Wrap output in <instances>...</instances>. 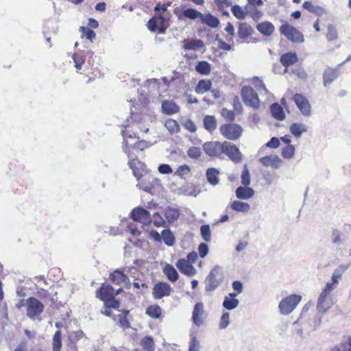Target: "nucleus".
<instances>
[{"mask_svg": "<svg viewBox=\"0 0 351 351\" xmlns=\"http://www.w3.org/2000/svg\"><path fill=\"white\" fill-rule=\"evenodd\" d=\"M96 297L104 302L106 308L118 309L120 306L119 300L114 298V288L109 284H101L96 291Z\"/></svg>", "mask_w": 351, "mask_h": 351, "instance_id": "nucleus-1", "label": "nucleus"}, {"mask_svg": "<svg viewBox=\"0 0 351 351\" xmlns=\"http://www.w3.org/2000/svg\"><path fill=\"white\" fill-rule=\"evenodd\" d=\"M26 313L32 320H41V315L44 311V304L36 298L29 297L25 300Z\"/></svg>", "mask_w": 351, "mask_h": 351, "instance_id": "nucleus-2", "label": "nucleus"}, {"mask_svg": "<svg viewBox=\"0 0 351 351\" xmlns=\"http://www.w3.org/2000/svg\"><path fill=\"white\" fill-rule=\"evenodd\" d=\"M219 132L223 138L230 141H237L242 136L243 129L239 124L227 123L220 125Z\"/></svg>", "mask_w": 351, "mask_h": 351, "instance_id": "nucleus-3", "label": "nucleus"}, {"mask_svg": "<svg viewBox=\"0 0 351 351\" xmlns=\"http://www.w3.org/2000/svg\"><path fill=\"white\" fill-rule=\"evenodd\" d=\"M279 32L281 35H283L287 40L292 43H301L304 40L303 34L297 28L287 23L282 24L280 27Z\"/></svg>", "mask_w": 351, "mask_h": 351, "instance_id": "nucleus-4", "label": "nucleus"}, {"mask_svg": "<svg viewBox=\"0 0 351 351\" xmlns=\"http://www.w3.org/2000/svg\"><path fill=\"white\" fill-rule=\"evenodd\" d=\"M301 300V295L298 294H291L283 298L278 304L280 313L285 315L290 314L293 311Z\"/></svg>", "mask_w": 351, "mask_h": 351, "instance_id": "nucleus-5", "label": "nucleus"}, {"mask_svg": "<svg viewBox=\"0 0 351 351\" xmlns=\"http://www.w3.org/2000/svg\"><path fill=\"white\" fill-rule=\"evenodd\" d=\"M241 95L244 104L254 109H257L260 105V100L256 91L250 86H245L241 88Z\"/></svg>", "mask_w": 351, "mask_h": 351, "instance_id": "nucleus-6", "label": "nucleus"}, {"mask_svg": "<svg viewBox=\"0 0 351 351\" xmlns=\"http://www.w3.org/2000/svg\"><path fill=\"white\" fill-rule=\"evenodd\" d=\"M223 279V273L219 266L214 267L210 271L206 278V290L212 291L215 290L220 284Z\"/></svg>", "mask_w": 351, "mask_h": 351, "instance_id": "nucleus-7", "label": "nucleus"}, {"mask_svg": "<svg viewBox=\"0 0 351 351\" xmlns=\"http://www.w3.org/2000/svg\"><path fill=\"white\" fill-rule=\"evenodd\" d=\"M173 289L171 285L164 281L156 282L152 288V297L154 300H158L164 297L171 295Z\"/></svg>", "mask_w": 351, "mask_h": 351, "instance_id": "nucleus-8", "label": "nucleus"}, {"mask_svg": "<svg viewBox=\"0 0 351 351\" xmlns=\"http://www.w3.org/2000/svg\"><path fill=\"white\" fill-rule=\"evenodd\" d=\"M223 154H225L234 163H239L242 160V154L239 148L230 142L223 141Z\"/></svg>", "mask_w": 351, "mask_h": 351, "instance_id": "nucleus-9", "label": "nucleus"}, {"mask_svg": "<svg viewBox=\"0 0 351 351\" xmlns=\"http://www.w3.org/2000/svg\"><path fill=\"white\" fill-rule=\"evenodd\" d=\"M149 147V143L144 140L138 141L134 144L126 142L125 145H123V150L128 158L136 156L134 153V150L143 151Z\"/></svg>", "mask_w": 351, "mask_h": 351, "instance_id": "nucleus-10", "label": "nucleus"}, {"mask_svg": "<svg viewBox=\"0 0 351 351\" xmlns=\"http://www.w3.org/2000/svg\"><path fill=\"white\" fill-rule=\"evenodd\" d=\"M204 152L210 157H219L223 151V142L210 141L203 145Z\"/></svg>", "mask_w": 351, "mask_h": 351, "instance_id": "nucleus-11", "label": "nucleus"}, {"mask_svg": "<svg viewBox=\"0 0 351 351\" xmlns=\"http://www.w3.org/2000/svg\"><path fill=\"white\" fill-rule=\"evenodd\" d=\"M174 14L179 20L190 19L192 21L199 19L202 16V12L192 8H187L186 9L176 8Z\"/></svg>", "mask_w": 351, "mask_h": 351, "instance_id": "nucleus-12", "label": "nucleus"}, {"mask_svg": "<svg viewBox=\"0 0 351 351\" xmlns=\"http://www.w3.org/2000/svg\"><path fill=\"white\" fill-rule=\"evenodd\" d=\"M293 100L303 115L309 116L311 114V106L304 95L296 93L293 95Z\"/></svg>", "mask_w": 351, "mask_h": 351, "instance_id": "nucleus-13", "label": "nucleus"}, {"mask_svg": "<svg viewBox=\"0 0 351 351\" xmlns=\"http://www.w3.org/2000/svg\"><path fill=\"white\" fill-rule=\"evenodd\" d=\"M147 27L151 32H158L165 33L167 26L165 19L162 15H155L147 22Z\"/></svg>", "mask_w": 351, "mask_h": 351, "instance_id": "nucleus-14", "label": "nucleus"}, {"mask_svg": "<svg viewBox=\"0 0 351 351\" xmlns=\"http://www.w3.org/2000/svg\"><path fill=\"white\" fill-rule=\"evenodd\" d=\"M206 317L204 306L202 302H197L195 304L192 313V320L195 325L200 326L204 323V319Z\"/></svg>", "mask_w": 351, "mask_h": 351, "instance_id": "nucleus-15", "label": "nucleus"}, {"mask_svg": "<svg viewBox=\"0 0 351 351\" xmlns=\"http://www.w3.org/2000/svg\"><path fill=\"white\" fill-rule=\"evenodd\" d=\"M131 218L137 222L147 223L151 221L149 213L143 208H135L130 213Z\"/></svg>", "mask_w": 351, "mask_h": 351, "instance_id": "nucleus-16", "label": "nucleus"}, {"mask_svg": "<svg viewBox=\"0 0 351 351\" xmlns=\"http://www.w3.org/2000/svg\"><path fill=\"white\" fill-rule=\"evenodd\" d=\"M129 158L128 165L130 168L132 170L133 174L136 179L140 180L145 171V164L138 160L136 156Z\"/></svg>", "mask_w": 351, "mask_h": 351, "instance_id": "nucleus-17", "label": "nucleus"}, {"mask_svg": "<svg viewBox=\"0 0 351 351\" xmlns=\"http://www.w3.org/2000/svg\"><path fill=\"white\" fill-rule=\"evenodd\" d=\"M176 265L178 270L186 276H193L196 274L195 268L184 258L178 259Z\"/></svg>", "mask_w": 351, "mask_h": 351, "instance_id": "nucleus-18", "label": "nucleus"}, {"mask_svg": "<svg viewBox=\"0 0 351 351\" xmlns=\"http://www.w3.org/2000/svg\"><path fill=\"white\" fill-rule=\"evenodd\" d=\"M332 285L333 284L332 283L328 282L324 289L320 293L317 305V307L319 309V311H322L325 312L328 308V306L326 305V300L328 297L331 291L333 289Z\"/></svg>", "mask_w": 351, "mask_h": 351, "instance_id": "nucleus-19", "label": "nucleus"}, {"mask_svg": "<svg viewBox=\"0 0 351 351\" xmlns=\"http://www.w3.org/2000/svg\"><path fill=\"white\" fill-rule=\"evenodd\" d=\"M109 278L113 284L117 285L127 284L130 281L128 276L120 269H116L110 273Z\"/></svg>", "mask_w": 351, "mask_h": 351, "instance_id": "nucleus-20", "label": "nucleus"}, {"mask_svg": "<svg viewBox=\"0 0 351 351\" xmlns=\"http://www.w3.org/2000/svg\"><path fill=\"white\" fill-rule=\"evenodd\" d=\"M302 7L304 9L306 10L309 12L314 14L318 16L327 14V11L326 8L319 5H317L310 1H304L302 5Z\"/></svg>", "mask_w": 351, "mask_h": 351, "instance_id": "nucleus-21", "label": "nucleus"}, {"mask_svg": "<svg viewBox=\"0 0 351 351\" xmlns=\"http://www.w3.org/2000/svg\"><path fill=\"white\" fill-rule=\"evenodd\" d=\"M153 180L154 178L149 176L142 175L140 180H138L137 186L145 192L152 193L154 189Z\"/></svg>", "mask_w": 351, "mask_h": 351, "instance_id": "nucleus-22", "label": "nucleus"}, {"mask_svg": "<svg viewBox=\"0 0 351 351\" xmlns=\"http://www.w3.org/2000/svg\"><path fill=\"white\" fill-rule=\"evenodd\" d=\"M339 75L338 69L328 67L323 73L324 86L326 87L335 80Z\"/></svg>", "mask_w": 351, "mask_h": 351, "instance_id": "nucleus-23", "label": "nucleus"}, {"mask_svg": "<svg viewBox=\"0 0 351 351\" xmlns=\"http://www.w3.org/2000/svg\"><path fill=\"white\" fill-rule=\"evenodd\" d=\"M199 20L202 24L206 25L211 28H216L219 25V19L210 13H202V16H200Z\"/></svg>", "mask_w": 351, "mask_h": 351, "instance_id": "nucleus-24", "label": "nucleus"}, {"mask_svg": "<svg viewBox=\"0 0 351 351\" xmlns=\"http://www.w3.org/2000/svg\"><path fill=\"white\" fill-rule=\"evenodd\" d=\"M298 58L295 52H287L283 53L280 58V63L285 67H288L296 63Z\"/></svg>", "mask_w": 351, "mask_h": 351, "instance_id": "nucleus-25", "label": "nucleus"}, {"mask_svg": "<svg viewBox=\"0 0 351 351\" xmlns=\"http://www.w3.org/2000/svg\"><path fill=\"white\" fill-rule=\"evenodd\" d=\"M236 197L239 199H249L254 195L253 189L247 186H239L235 191Z\"/></svg>", "mask_w": 351, "mask_h": 351, "instance_id": "nucleus-26", "label": "nucleus"}, {"mask_svg": "<svg viewBox=\"0 0 351 351\" xmlns=\"http://www.w3.org/2000/svg\"><path fill=\"white\" fill-rule=\"evenodd\" d=\"M162 271L167 278L172 283L176 282L179 278V274L176 269L170 264H166L162 268Z\"/></svg>", "mask_w": 351, "mask_h": 351, "instance_id": "nucleus-27", "label": "nucleus"}, {"mask_svg": "<svg viewBox=\"0 0 351 351\" xmlns=\"http://www.w3.org/2000/svg\"><path fill=\"white\" fill-rule=\"evenodd\" d=\"M204 127L206 130L212 134L217 127V121L215 116L206 115L203 119Z\"/></svg>", "mask_w": 351, "mask_h": 351, "instance_id": "nucleus-28", "label": "nucleus"}, {"mask_svg": "<svg viewBox=\"0 0 351 351\" xmlns=\"http://www.w3.org/2000/svg\"><path fill=\"white\" fill-rule=\"evenodd\" d=\"M161 307L158 304H151L146 308L145 313L152 319H160L162 317Z\"/></svg>", "mask_w": 351, "mask_h": 351, "instance_id": "nucleus-29", "label": "nucleus"}, {"mask_svg": "<svg viewBox=\"0 0 351 351\" xmlns=\"http://www.w3.org/2000/svg\"><path fill=\"white\" fill-rule=\"evenodd\" d=\"M162 109L167 114H173L179 111L180 108L174 101L165 100L162 101Z\"/></svg>", "mask_w": 351, "mask_h": 351, "instance_id": "nucleus-30", "label": "nucleus"}, {"mask_svg": "<svg viewBox=\"0 0 351 351\" xmlns=\"http://www.w3.org/2000/svg\"><path fill=\"white\" fill-rule=\"evenodd\" d=\"M256 28L260 33L267 36H271L275 29L274 25L268 21L258 23Z\"/></svg>", "mask_w": 351, "mask_h": 351, "instance_id": "nucleus-31", "label": "nucleus"}, {"mask_svg": "<svg viewBox=\"0 0 351 351\" xmlns=\"http://www.w3.org/2000/svg\"><path fill=\"white\" fill-rule=\"evenodd\" d=\"M254 32L252 26L247 23H241L238 27V35L241 38H247Z\"/></svg>", "mask_w": 351, "mask_h": 351, "instance_id": "nucleus-32", "label": "nucleus"}, {"mask_svg": "<svg viewBox=\"0 0 351 351\" xmlns=\"http://www.w3.org/2000/svg\"><path fill=\"white\" fill-rule=\"evenodd\" d=\"M164 216L169 223H173L178 219L180 216V212L176 208L167 206L164 210Z\"/></svg>", "mask_w": 351, "mask_h": 351, "instance_id": "nucleus-33", "label": "nucleus"}, {"mask_svg": "<svg viewBox=\"0 0 351 351\" xmlns=\"http://www.w3.org/2000/svg\"><path fill=\"white\" fill-rule=\"evenodd\" d=\"M273 117L278 121H282L285 118V114L282 107L278 103H274L270 108Z\"/></svg>", "mask_w": 351, "mask_h": 351, "instance_id": "nucleus-34", "label": "nucleus"}, {"mask_svg": "<svg viewBox=\"0 0 351 351\" xmlns=\"http://www.w3.org/2000/svg\"><path fill=\"white\" fill-rule=\"evenodd\" d=\"M219 174V171L217 169L208 168L206 170V178L208 182L213 186L218 184L219 182V179L218 178Z\"/></svg>", "mask_w": 351, "mask_h": 351, "instance_id": "nucleus-35", "label": "nucleus"}, {"mask_svg": "<svg viewBox=\"0 0 351 351\" xmlns=\"http://www.w3.org/2000/svg\"><path fill=\"white\" fill-rule=\"evenodd\" d=\"M230 207L233 210L242 213H247L250 209L249 204L238 200L232 202Z\"/></svg>", "mask_w": 351, "mask_h": 351, "instance_id": "nucleus-36", "label": "nucleus"}, {"mask_svg": "<svg viewBox=\"0 0 351 351\" xmlns=\"http://www.w3.org/2000/svg\"><path fill=\"white\" fill-rule=\"evenodd\" d=\"M195 70L201 75H207L210 74L211 71L210 64L207 61H199L195 66Z\"/></svg>", "mask_w": 351, "mask_h": 351, "instance_id": "nucleus-37", "label": "nucleus"}, {"mask_svg": "<svg viewBox=\"0 0 351 351\" xmlns=\"http://www.w3.org/2000/svg\"><path fill=\"white\" fill-rule=\"evenodd\" d=\"M211 86H212V84L210 80H201L198 82V83L195 87V92L199 94L204 93L210 89Z\"/></svg>", "mask_w": 351, "mask_h": 351, "instance_id": "nucleus-38", "label": "nucleus"}, {"mask_svg": "<svg viewBox=\"0 0 351 351\" xmlns=\"http://www.w3.org/2000/svg\"><path fill=\"white\" fill-rule=\"evenodd\" d=\"M290 132L294 136L299 138L302 133L306 132V127L304 124L294 123L290 126Z\"/></svg>", "mask_w": 351, "mask_h": 351, "instance_id": "nucleus-39", "label": "nucleus"}, {"mask_svg": "<svg viewBox=\"0 0 351 351\" xmlns=\"http://www.w3.org/2000/svg\"><path fill=\"white\" fill-rule=\"evenodd\" d=\"M62 346V332L60 330H58L53 336L52 350L53 351H61Z\"/></svg>", "mask_w": 351, "mask_h": 351, "instance_id": "nucleus-40", "label": "nucleus"}, {"mask_svg": "<svg viewBox=\"0 0 351 351\" xmlns=\"http://www.w3.org/2000/svg\"><path fill=\"white\" fill-rule=\"evenodd\" d=\"M203 45V42L201 40L186 39L184 40V48L186 50L199 49Z\"/></svg>", "mask_w": 351, "mask_h": 351, "instance_id": "nucleus-41", "label": "nucleus"}, {"mask_svg": "<svg viewBox=\"0 0 351 351\" xmlns=\"http://www.w3.org/2000/svg\"><path fill=\"white\" fill-rule=\"evenodd\" d=\"M162 239L166 245L171 246L175 243V237L169 229H165L161 232Z\"/></svg>", "mask_w": 351, "mask_h": 351, "instance_id": "nucleus-42", "label": "nucleus"}, {"mask_svg": "<svg viewBox=\"0 0 351 351\" xmlns=\"http://www.w3.org/2000/svg\"><path fill=\"white\" fill-rule=\"evenodd\" d=\"M326 39L329 42L337 40L339 38L336 27L332 24H328L327 26Z\"/></svg>", "mask_w": 351, "mask_h": 351, "instance_id": "nucleus-43", "label": "nucleus"}, {"mask_svg": "<svg viewBox=\"0 0 351 351\" xmlns=\"http://www.w3.org/2000/svg\"><path fill=\"white\" fill-rule=\"evenodd\" d=\"M143 350L146 351H154V342L153 338L151 337H145L141 341L140 343Z\"/></svg>", "mask_w": 351, "mask_h": 351, "instance_id": "nucleus-44", "label": "nucleus"}, {"mask_svg": "<svg viewBox=\"0 0 351 351\" xmlns=\"http://www.w3.org/2000/svg\"><path fill=\"white\" fill-rule=\"evenodd\" d=\"M348 269V266L346 265H340L337 269H336L332 276V284H337L338 282L339 279L341 278L343 273L346 271Z\"/></svg>", "mask_w": 351, "mask_h": 351, "instance_id": "nucleus-45", "label": "nucleus"}, {"mask_svg": "<svg viewBox=\"0 0 351 351\" xmlns=\"http://www.w3.org/2000/svg\"><path fill=\"white\" fill-rule=\"evenodd\" d=\"M241 184L247 186L250 184V174L247 165L243 166V169L241 175Z\"/></svg>", "mask_w": 351, "mask_h": 351, "instance_id": "nucleus-46", "label": "nucleus"}, {"mask_svg": "<svg viewBox=\"0 0 351 351\" xmlns=\"http://www.w3.org/2000/svg\"><path fill=\"white\" fill-rule=\"evenodd\" d=\"M80 32L82 33V37H85L90 41H92L96 36L95 32L88 27H80Z\"/></svg>", "mask_w": 351, "mask_h": 351, "instance_id": "nucleus-47", "label": "nucleus"}, {"mask_svg": "<svg viewBox=\"0 0 351 351\" xmlns=\"http://www.w3.org/2000/svg\"><path fill=\"white\" fill-rule=\"evenodd\" d=\"M232 12L233 15L237 19H243L246 16V13L243 10V9L239 5H234L231 8Z\"/></svg>", "mask_w": 351, "mask_h": 351, "instance_id": "nucleus-48", "label": "nucleus"}, {"mask_svg": "<svg viewBox=\"0 0 351 351\" xmlns=\"http://www.w3.org/2000/svg\"><path fill=\"white\" fill-rule=\"evenodd\" d=\"M165 127L170 131L171 133H176L180 130V125L178 123L173 119H168L165 122Z\"/></svg>", "mask_w": 351, "mask_h": 351, "instance_id": "nucleus-49", "label": "nucleus"}, {"mask_svg": "<svg viewBox=\"0 0 351 351\" xmlns=\"http://www.w3.org/2000/svg\"><path fill=\"white\" fill-rule=\"evenodd\" d=\"M238 304L239 300L237 299H230L228 298H226L223 303V306H224V308L228 310H232L238 306Z\"/></svg>", "mask_w": 351, "mask_h": 351, "instance_id": "nucleus-50", "label": "nucleus"}, {"mask_svg": "<svg viewBox=\"0 0 351 351\" xmlns=\"http://www.w3.org/2000/svg\"><path fill=\"white\" fill-rule=\"evenodd\" d=\"M221 116L227 121L232 123L235 119V113L234 110H228L226 108L221 109Z\"/></svg>", "mask_w": 351, "mask_h": 351, "instance_id": "nucleus-51", "label": "nucleus"}, {"mask_svg": "<svg viewBox=\"0 0 351 351\" xmlns=\"http://www.w3.org/2000/svg\"><path fill=\"white\" fill-rule=\"evenodd\" d=\"M73 59L75 62V67L80 70L85 62V57L80 53H75L73 55Z\"/></svg>", "mask_w": 351, "mask_h": 351, "instance_id": "nucleus-52", "label": "nucleus"}, {"mask_svg": "<svg viewBox=\"0 0 351 351\" xmlns=\"http://www.w3.org/2000/svg\"><path fill=\"white\" fill-rule=\"evenodd\" d=\"M201 235L203 239L208 242L211 239V232L209 225H203L200 228Z\"/></svg>", "mask_w": 351, "mask_h": 351, "instance_id": "nucleus-53", "label": "nucleus"}, {"mask_svg": "<svg viewBox=\"0 0 351 351\" xmlns=\"http://www.w3.org/2000/svg\"><path fill=\"white\" fill-rule=\"evenodd\" d=\"M295 154V147L292 145H287L282 149V156L285 158H291Z\"/></svg>", "mask_w": 351, "mask_h": 351, "instance_id": "nucleus-54", "label": "nucleus"}, {"mask_svg": "<svg viewBox=\"0 0 351 351\" xmlns=\"http://www.w3.org/2000/svg\"><path fill=\"white\" fill-rule=\"evenodd\" d=\"M202 150L201 148L197 147H191L187 151V155L191 158L197 159L201 156Z\"/></svg>", "mask_w": 351, "mask_h": 351, "instance_id": "nucleus-55", "label": "nucleus"}, {"mask_svg": "<svg viewBox=\"0 0 351 351\" xmlns=\"http://www.w3.org/2000/svg\"><path fill=\"white\" fill-rule=\"evenodd\" d=\"M191 171L190 167L186 165L180 166L175 172V174L184 178V176L189 174Z\"/></svg>", "mask_w": 351, "mask_h": 351, "instance_id": "nucleus-56", "label": "nucleus"}, {"mask_svg": "<svg viewBox=\"0 0 351 351\" xmlns=\"http://www.w3.org/2000/svg\"><path fill=\"white\" fill-rule=\"evenodd\" d=\"M153 223L156 227H162L165 226V221L162 216L158 213H156L153 215Z\"/></svg>", "mask_w": 351, "mask_h": 351, "instance_id": "nucleus-57", "label": "nucleus"}, {"mask_svg": "<svg viewBox=\"0 0 351 351\" xmlns=\"http://www.w3.org/2000/svg\"><path fill=\"white\" fill-rule=\"evenodd\" d=\"M122 136L124 139L123 145H125L126 142H129L128 140L130 138H138V137L136 136V134L134 132H132L128 129H125L122 131Z\"/></svg>", "mask_w": 351, "mask_h": 351, "instance_id": "nucleus-58", "label": "nucleus"}, {"mask_svg": "<svg viewBox=\"0 0 351 351\" xmlns=\"http://www.w3.org/2000/svg\"><path fill=\"white\" fill-rule=\"evenodd\" d=\"M232 288L236 292L230 293V295L233 298L241 293L243 290V285L240 281L235 280L232 282Z\"/></svg>", "mask_w": 351, "mask_h": 351, "instance_id": "nucleus-59", "label": "nucleus"}, {"mask_svg": "<svg viewBox=\"0 0 351 351\" xmlns=\"http://www.w3.org/2000/svg\"><path fill=\"white\" fill-rule=\"evenodd\" d=\"M184 128L191 133H194L197 130L196 125L191 119H186L185 121Z\"/></svg>", "mask_w": 351, "mask_h": 351, "instance_id": "nucleus-60", "label": "nucleus"}, {"mask_svg": "<svg viewBox=\"0 0 351 351\" xmlns=\"http://www.w3.org/2000/svg\"><path fill=\"white\" fill-rule=\"evenodd\" d=\"M199 343L195 337L191 338L189 343V351H199Z\"/></svg>", "mask_w": 351, "mask_h": 351, "instance_id": "nucleus-61", "label": "nucleus"}, {"mask_svg": "<svg viewBox=\"0 0 351 351\" xmlns=\"http://www.w3.org/2000/svg\"><path fill=\"white\" fill-rule=\"evenodd\" d=\"M198 252L201 258H204L208 252V245L204 243H200L198 246Z\"/></svg>", "mask_w": 351, "mask_h": 351, "instance_id": "nucleus-62", "label": "nucleus"}, {"mask_svg": "<svg viewBox=\"0 0 351 351\" xmlns=\"http://www.w3.org/2000/svg\"><path fill=\"white\" fill-rule=\"evenodd\" d=\"M229 324V313H223L220 319L219 327L220 328H225Z\"/></svg>", "mask_w": 351, "mask_h": 351, "instance_id": "nucleus-63", "label": "nucleus"}, {"mask_svg": "<svg viewBox=\"0 0 351 351\" xmlns=\"http://www.w3.org/2000/svg\"><path fill=\"white\" fill-rule=\"evenodd\" d=\"M36 295L43 300L48 299L50 297L49 291L43 288L37 289Z\"/></svg>", "mask_w": 351, "mask_h": 351, "instance_id": "nucleus-64", "label": "nucleus"}]
</instances>
